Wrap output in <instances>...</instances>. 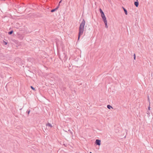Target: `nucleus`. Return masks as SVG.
<instances>
[{
    "mask_svg": "<svg viewBox=\"0 0 153 153\" xmlns=\"http://www.w3.org/2000/svg\"><path fill=\"white\" fill-rule=\"evenodd\" d=\"M47 126L50 127L51 128L53 127V126L49 123H48L47 124H46Z\"/></svg>",
    "mask_w": 153,
    "mask_h": 153,
    "instance_id": "nucleus-5",
    "label": "nucleus"
},
{
    "mask_svg": "<svg viewBox=\"0 0 153 153\" xmlns=\"http://www.w3.org/2000/svg\"><path fill=\"white\" fill-rule=\"evenodd\" d=\"M149 110H150V107H149Z\"/></svg>",
    "mask_w": 153,
    "mask_h": 153,
    "instance_id": "nucleus-15",
    "label": "nucleus"
},
{
    "mask_svg": "<svg viewBox=\"0 0 153 153\" xmlns=\"http://www.w3.org/2000/svg\"><path fill=\"white\" fill-rule=\"evenodd\" d=\"M123 8L124 10L125 14L126 15H127L128 13L127 10L124 7H123Z\"/></svg>",
    "mask_w": 153,
    "mask_h": 153,
    "instance_id": "nucleus-6",
    "label": "nucleus"
},
{
    "mask_svg": "<svg viewBox=\"0 0 153 153\" xmlns=\"http://www.w3.org/2000/svg\"><path fill=\"white\" fill-rule=\"evenodd\" d=\"M107 108L109 109H111V108H113L111 106V105H107Z\"/></svg>",
    "mask_w": 153,
    "mask_h": 153,
    "instance_id": "nucleus-8",
    "label": "nucleus"
},
{
    "mask_svg": "<svg viewBox=\"0 0 153 153\" xmlns=\"http://www.w3.org/2000/svg\"><path fill=\"white\" fill-rule=\"evenodd\" d=\"M85 22L84 19H83L82 22L80 24L79 27V32L78 36V40H79L80 37L82 35L83 33L84 28L85 25Z\"/></svg>",
    "mask_w": 153,
    "mask_h": 153,
    "instance_id": "nucleus-1",
    "label": "nucleus"
},
{
    "mask_svg": "<svg viewBox=\"0 0 153 153\" xmlns=\"http://www.w3.org/2000/svg\"><path fill=\"white\" fill-rule=\"evenodd\" d=\"M5 45H7V43L6 42H5Z\"/></svg>",
    "mask_w": 153,
    "mask_h": 153,
    "instance_id": "nucleus-14",
    "label": "nucleus"
},
{
    "mask_svg": "<svg viewBox=\"0 0 153 153\" xmlns=\"http://www.w3.org/2000/svg\"><path fill=\"white\" fill-rule=\"evenodd\" d=\"M13 30H11L8 32V34L9 35H11L13 33Z\"/></svg>",
    "mask_w": 153,
    "mask_h": 153,
    "instance_id": "nucleus-9",
    "label": "nucleus"
},
{
    "mask_svg": "<svg viewBox=\"0 0 153 153\" xmlns=\"http://www.w3.org/2000/svg\"><path fill=\"white\" fill-rule=\"evenodd\" d=\"M90 153H92L91 152H90Z\"/></svg>",
    "mask_w": 153,
    "mask_h": 153,
    "instance_id": "nucleus-16",
    "label": "nucleus"
},
{
    "mask_svg": "<svg viewBox=\"0 0 153 153\" xmlns=\"http://www.w3.org/2000/svg\"><path fill=\"white\" fill-rule=\"evenodd\" d=\"M62 2V0H60V1H59V5L60 4V3H61Z\"/></svg>",
    "mask_w": 153,
    "mask_h": 153,
    "instance_id": "nucleus-12",
    "label": "nucleus"
},
{
    "mask_svg": "<svg viewBox=\"0 0 153 153\" xmlns=\"http://www.w3.org/2000/svg\"><path fill=\"white\" fill-rule=\"evenodd\" d=\"M135 58H136L135 55V54H134V59H135Z\"/></svg>",
    "mask_w": 153,
    "mask_h": 153,
    "instance_id": "nucleus-13",
    "label": "nucleus"
},
{
    "mask_svg": "<svg viewBox=\"0 0 153 153\" xmlns=\"http://www.w3.org/2000/svg\"><path fill=\"white\" fill-rule=\"evenodd\" d=\"M100 12L101 14V16L103 19V22L105 24V14L102 11V10L101 9H100Z\"/></svg>",
    "mask_w": 153,
    "mask_h": 153,
    "instance_id": "nucleus-2",
    "label": "nucleus"
},
{
    "mask_svg": "<svg viewBox=\"0 0 153 153\" xmlns=\"http://www.w3.org/2000/svg\"><path fill=\"white\" fill-rule=\"evenodd\" d=\"M95 143L97 145H98L99 146L100 145V140H99L97 139L96 140L95 142Z\"/></svg>",
    "mask_w": 153,
    "mask_h": 153,
    "instance_id": "nucleus-3",
    "label": "nucleus"
},
{
    "mask_svg": "<svg viewBox=\"0 0 153 153\" xmlns=\"http://www.w3.org/2000/svg\"><path fill=\"white\" fill-rule=\"evenodd\" d=\"M30 88L32 89L33 90H35V89L32 86H30Z\"/></svg>",
    "mask_w": 153,
    "mask_h": 153,
    "instance_id": "nucleus-10",
    "label": "nucleus"
},
{
    "mask_svg": "<svg viewBox=\"0 0 153 153\" xmlns=\"http://www.w3.org/2000/svg\"><path fill=\"white\" fill-rule=\"evenodd\" d=\"M30 112V110H29L27 111V113L28 114H29Z\"/></svg>",
    "mask_w": 153,
    "mask_h": 153,
    "instance_id": "nucleus-11",
    "label": "nucleus"
},
{
    "mask_svg": "<svg viewBox=\"0 0 153 153\" xmlns=\"http://www.w3.org/2000/svg\"><path fill=\"white\" fill-rule=\"evenodd\" d=\"M138 4H139V3H138V2L135 1L134 2V4L137 7L138 6Z\"/></svg>",
    "mask_w": 153,
    "mask_h": 153,
    "instance_id": "nucleus-7",
    "label": "nucleus"
},
{
    "mask_svg": "<svg viewBox=\"0 0 153 153\" xmlns=\"http://www.w3.org/2000/svg\"><path fill=\"white\" fill-rule=\"evenodd\" d=\"M59 8V6H58V7H56L54 9H52V10H51V12H53L54 11H56V10H57L58 8Z\"/></svg>",
    "mask_w": 153,
    "mask_h": 153,
    "instance_id": "nucleus-4",
    "label": "nucleus"
}]
</instances>
